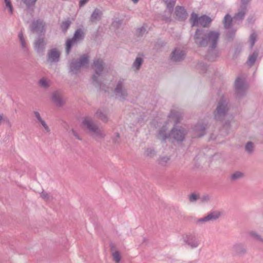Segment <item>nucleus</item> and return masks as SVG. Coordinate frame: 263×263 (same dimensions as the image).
I'll return each instance as SVG.
<instances>
[{"label": "nucleus", "mask_w": 263, "mask_h": 263, "mask_svg": "<svg viewBox=\"0 0 263 263\" xmlns=\"http://www.w3.org/2000/svg\"><path fill=\"white\" fill-rule=\"evenodd\" d=\"M95 116L98 119L101 120L104 123H106L108 121V118L106 112L102 111L101 109H98L96 114Z\"/></svg>", "instance_id": "nucleus-24"}, {"label": "nucleus", "mask_w": 263, "mask_h": 263, "mask_svg": "<svg viewBox=\"0 0 263 263\" xmlns=\"http://www.w3.org/2000/svg\"><path fill=\"white\" fill-rule=\"evenodd\" d=\"M71 133L76 139H78L79 140H82V138L80 137L78 133L73 129H71Z\"/></svg>", "instance_id": "nucleus-50"}, {"label": "nucleus", "mask_w": 263, "mask_h": 263, "mask_svg": "<svg viewBox=\"0 0 263 263\" xmlns=\"http://www.w3.org/2000/svg\"><path fill=\"white\" fill-rule=\"evenodd\" d=\"M233 21V17H232L231 15L227 14L224 17V26L226 29H229L231 27L232 22Z\"/></svg>", "instance_id": "nucleus-30"}, {"label": "nucleus", "mask_w": 263, "mask_h": 263, "mask_svg": "<svg viewBox=\"0 0 263 263\" xmlns=\"http://www.w3.org/2000/svg\"><path fill=\"white\" fill-rule=\"evenodd\" d=\"M194 130L196 133V136L198 138L204 136L205 132V127L202 124H197L194 127Z\"/></svg>", "instance_id": "nucleus-22"}, {"label": "nucleus", "mask_w": 263, "mask_h": 263, "mask_svg": "<svg viewBox=\"0 0 263 263\" xmlns=\"http://www.w3.org/2000/svg\"><path fill=\"white\" fill-rule=\"evenodd\" d=\"M134 3H137L139 0H132Z\"/></svg>", "instance_id": "nucleus-57"}, {"label": "nucleus", "mask_w": 263, "mask_h": 263, "mask_svg": "<svg viewBox=\"0 0 263 263\" xmlns=\"http://www.w3.org/2000/svg\"><path fill=\"white\" fill-rule=\"evenodd\" d=\"M183 240L185 244L189 246L192 249L197 248L200 244V242L198 238L193 234L183 236Z\"/></svg>", "instance_id": "nucleus-13"}, {"label": "nucleus", "mask_w": 263, "mask_h": 263, "mask_svg": "<svg viewBox=\"0 0 263 263\" xmlns=\"http://www.w3.org/2000/svg\"><path fill=\"white\" fill-rule=\"evenodd\" d=\"M101 12L98 9H96L91 14L90 17V21L95 22L101 19Z\"/></svg>", "instance_id": "nucleus-29"}, {"label": "nucleus", "mask_w": 263, "mask_h": 263, "mask_svg": "<svg viewBox=\"0 0 263 263\" xmlns=\"http://www.w3.org/2000/svg\"><path fill=\"white\" fill-rule=\"evenodd\" d=\"M212 21V20L210 17L206 15L198 16V15L194 12L191 13L190 18L192 27L200 25L202 27V28L209 27Z\"/></svg>", "instance_id": "nucleus-7"}, {"label": "nucleus", "mask_w": 263, "mask_h": 263, "mask_svg": "<svg viewBox=\"0 0 263 263\" xmlns=\"http://www.w3.org/2000/svg\"><path fill=\"white\" fill-rule=\"evenodd\" d=\"M76 43V42L74 41V40H73V38L68 39L66 40L65 50H66V53L67 54H69V53L71 50L72 46Z\"/></svg>", "instance_id": "nucleus-32"}, {"label": "nucleus", "mask_w": 263, "mask_h": 263, "mask_svg": "<svg viewBox=\"0 0 263 263\" xmlns=\"http://www.w3.org/2000/svg\"><path fill=\"white\" fill-rule=\"evenodd\" d=\"M189 263H196V261H190Z\"/></svg>", "instance_id": "nucleus-58"}, {"label": "nucleus", "mask_w": 263, "mask_h": 263, "mask_svg": "<svg viewBox=\"0 0 263 263\" xmlns=\"http://www.w3.org/2000/svg\"><path fill=\"white\" fill-rule=\"evenodd\" d=\"M251 1V0H240L241 4L240 6L247 8V6Z\"/></svg>", "instance_id": "nucleus-48"}, {"label": "nucleus", "mask_w": 263, "mask_h": 263, "mask_svg": "<svg viewBox=\"0 0 263 263\" xmlns=\"http://www.w3.org/2000/svg\"><path fill=\"white\" fill-rule=\"evenodd\" d=\"M105 64L101 58L95 59L91 65V68L95 72L92 76V83L96 86L101 87L103 82L101 76L104 71Z\"/></svg>", "instance_id": "nucleus-4"}, {"label": "nucleus", "mask_w": 263, "mask_h": 263, "mask_svg": "<svg viewBox=\"0 0 263 263\" xmlns=\"http://www.w3.org/2000/svg\"><path fill=\"white\" fill-rule=\"evenodd\" d=\"M175 14L179 21H185L188 14L186 9L183 6H177L175 8Z\"/></svg>", "instance_id": "nucleus-19"}, {"label": "nucleus", "mask_w": 263, "mask_h": 263, "mask_svg": "<svg viewBox=\"0 0 263 263\" xmlns=\"http://www.w3.org/2000/svg\"><path fill=\"white\" fill-rule=\"evenodd\" d=\"M4 2L5 3L6 8L9 9V12L10 14H12L13 9L11 0H4Z\"/></svg>", "instance_id": "nucleus-38"}, {"label": "nucleus", "mask_w": 263, "mask_h": 263, "mask_svg": "<svg viewBox=\"0 0 263 263\" xmlns=\"http://www.w3.org/2000/svg\"><path fill=\"white\" fill-rule=\"evenodd\" d=\"M18 39L20 40V41L21 42V47L22 49L24 50V51H26L28 50V48L27 47V45L26 43L25 39L24 37L23 33L22 31H21L18 33Z\"/></svg>", "instance_id": "nucleus-33"}, {"label": "nucleus", "mask_w": 263, "mask_h": 263, "mask_svg": "<svg viewBox=\"0 0 263 263\" xmlns=\"http://www.w3.org/2000/svg\"><path fill=\"white\" fill-rule=\"evenodd\" d=\"M210 199V197L209 196H203V198H202V199L203 200H205V201H208Z\"/></svg>", "instance_id": "nucleus-56"}, {"label": "nucleus", "mask_w": 263, "mask_h": 263, "mask_svg": "<svg viewBox=\"0 0 263 263\" xmlns=\"http://www.w3.org/2000/svg\"><path fill=\"white\" fill-rule=\"evenodd\" d=\"M254 144L252 142L249 141L245 145V151L249 154H252L254 152Z\"/></svg>", "instance_id": "nucleus-36"}, {"label": "nucleus", "mask_w": 263, "mask_h": 263, "mask_svg": "<svg viewBox=\"0 0 263 263\" xmlns=\"http://www.w3.org/2000/svg\"><path fill=\"white\" fill-rule=\"evenodd\" d=\"M33 114L34 115L35 117H36V119L39 122L42 120L40 116V114L38 111H34Z\"/></svg>", "instance_id": "nucleus-53"}, {"label": "nucleus", "mask_w": 263, "mask_h": 263, "mask_svg": "<svg viewBox=\"0 0 263 263\" xmlns=\"http://www.w3.org/2000/svg\"><path fill=\"white\" fill-rule=\"evenodd\" d=\"M23 2L28 7L34 6L37 0H22Z\"/></svg>", "instance_id": "nucleus-41"}, {"label": "nucleus", "mask_w": 263, "mask_h": 263, "mask_svg": "<svg viewBox=\"0 0 263 263\" xmlns=\"http://www.w3.org/2000/svg\"><path fill=\"white\" fill-rule=\"evenodd\" d=\"M250 235L256 239L257 240H259L260 241L263 242V238L261 237V236L258 234L257 233L255 232H251L250 233Z\"/></svg>", "instance_id": "nucleus-42"}, {"label": "nucleus", "mask_w": 263, "mask_h": 263, "mask_svg": "<svg viewBox=\"0 0 263 263\" xmlns=\"http://www.w3.org/2000/svg\"><path fill=\"white\" fill-rule=\"evenodd\" d=\"M71 24V21L70 20L69 18L66 20L65 21H63L60 25V29L62 31V32L65 33Z\"/></svg>", "instance_id": "nucleus-31"}, {"label": "nucleus", "mask_w": 263, "mask_h": 263, "mask_svg": "<svg viewBox=\"0 0 263 263\" xmlns=\"http://www.w3.org/2000/svg\"><path fill=\"white\" fill-rule=\"evenodd\" d=\"M166 131V127L163 126L160 128L157 135V138L160 140L162 142H165L166 140L170 137V134H167Z\"/></svg>", "instance_id": "nucleus-21"}, {"label": "nucleus", "mask_w": 263, "mask_h": 263, "mask_svg": "<svg viewBox=\"0 0 263 263\" xmlns=\"http://www.w3.org/2000/svg\"><path fill=\"white\" fill-rule=\"evenodd\" d=\"M145 155L150 157H152L155 155L156 153L153 148H148L145 151Z\"/></svg>", "instance_id": "nucleus-40"}, {"label": "nucleus", "mask_w": 263, "mask_h": 263, "mask_svg": "<svg viewBox=\"0 0 263 263\" xmlns=\"http://www.w3.org/2000/svg\"><path fill=\"white\" fill-rule=\"evenodd\" d=\"M114 93L118 98L125 100L128 97V93L125 86V79L120 78L118 81L114 89Z\"/></svg>", "instance_id": "nucleus-8"}, {"label": "nucleus", "mask_w": 263, "mask_h": 263, "mask_svg": "<svg viewBox=\"0 0 263 263\" xmlns=\"http://www.w3.org/2000/svg\"><path fill=\"white\" fill-rule=\"evenodd\" d=\"M245 176L243 173L240 171L235 172L230 176V180L232 182L236 181L242 178Z\"/></svg>", "instance_id": "nucleus-27"}, {"label": "nucleus", "mask_w": 263, "mask_h": 263, "mask_svg": "<svg viewBox=\"0 0 263 263\" xmlns=\"http://www.w3.org/2000/svg\"><path fill=\"white\" fill-rule=\"evenodd\" d=\"M229 110L228 102L222 96L218 102L217 107L213 112L214 118L216 121H222Z\"/></svg>", "instance_id": "nucleus-5"}, {"label": "nucleus", "mask_w": 263, "mask_h": 263, "mask_svg": "<svg viewBox=\"0 0 263 263\" xmlns=\"http://www.w3.org/2000/svg\"><path fill=\"white\" fill-rule=\"evenodd\" d=\"M40 196L46 201L49 200L50 197L48 193L44 191L40 193Z\"/></svg>", "instance_id": "nucleus-43"}, {"label": "nucleus", "mask_w": 263, "mask_h": 263, "mask_svg": "<svg viewBox=\"0 0 263 263\" xmlns=\"http://www.w3.org/2000/svg\"><path fill=\"white\" fill-rule=\"evenodd\" d=\"M89 0H80L79 2V6L80 7H83L86 3H88Z\"/></svg>", "instance_id": "nucleus-52"}, {"label": "nucleus", "mask_w": 263, "mask_h": 263, "mask_svg": "<svg viewBox=\"0 0 263 263\" xmlns=\"http://www.w3.org/2000/svg\"><path fill=\"white\" fill-rule=\"evenodd\" d=\"M185 54L186 53L184 50L176 48L172 52L171 59L173 62H179L184 59Z\"/></svg>", "instance_id": "nucleus-16"}, {"label": "nucleus", "mask_w": 263, "mask_h": 263, "mask_svg": "<svg viewBox=\"0 0 263 263\" xmlns=\"http://www.w3.org/2000/svg\"><path fill=\"white\" fill-rule=\"evenodd\" d=\"M45 24L43 21L41 19H37L33 20L29 27L30 31L32 33L36 32L42 34V33H44L45 32Z\"/></svg>", "instance_id": "nucleus-11"}, {"label": "nucleus", "mask_w": 263, "mask_h": 263, "mask_svg": "<svg viewBox=\"0 0 263 263\" xmlns=\"http://www.w3.org/2000/svg\"><path fill=\"white\" fill-rule=\"evenodd\" d=\"M52 101L58 107L63 106L66 103V99L60 90H57L51 93Z\"/></svg>", "instance_id": "nucleus-12"}, {"label": "nucleus", "mask_w": 263, "mask_h": 263, "mask_svg": "<svg viewBox=\"0 0 263 263\" xmlns=\"http://www.w3.org/2000/svg\"><path fill=\"white\" fill-rule=\"evenodd\" d=\"M170 160V158L169 157L162 156L160 157L157 161L158 163L161 166H165Z\"/></svg>", "instance_id": "nucleus-35"}, {"label": "nucleus", "mask_w": 263, "mask_h": 263, "mask_svg": "<svg viewBox=\"0 0 263 263\" xmlns=\"http://www.w3.org/2000/svg\"><path fill=\"white\" fill-rule=\"evenodd\" d=\"M119 140H120V134L119 133H116V137L112 140L113 142L115 143H119Z\"/></svg>", "instance_id": "nucleus-51"}, {"label": "nucleus", "mask_w": 263, "mask_h": 263, "mask_svg": "<svg viewBox=\"0 0 263 263\" xmlns=\"http://www.w3.org/2000/svg\"><path fill=\"white\" fill-rule=\"evenodd\" d=\"M198 196L196 194L193 193L190 195L189 200L191 202H195L198 199Z\"/></svg>", "instance_id": "nucleus-47"}, {"label": "nucleus", "mask_w": 263, "mask_h": 263, "mask_svg": "<svg viewBox=\"0 0 263 263\" xmlns=\"http://www.w3.org/2000/svg\"><path fill=\"white\" fill-rule=\"evenodd\" d=\"M82 124L83 128L87 130L88 133L93 138L103 139L106 136L103 130L100 129L89 117L84 118Z\"/></svg>", "instance_id": "nucleus-3"}, {"label": "nucleus", "mask_w": 263, "mask_h": 263, "mask_svg": "<svg viewBox=\"0 0 263 263\" xmlns=\"http://www.w3.org/2000/svg\"><path fill=\"white\" fill-rule=\"evenodd\" d=\"M168 117L171 121H173L174 126H176L180 123L182 118V114L175 110H172L170 114ZM171 134L172 137L177 141L182 142L184 140L185 137V132L183 129H177L174 127L171 131Z\"/></svg>", "instance_id": "nucleus-2"}, {"label": "nucleus", "mask_w": 263, "mask_h": 263, "mask_svg": "<svg viewBox=\"0 0 263 263\" xmlns=\"http://www.w3.org/2000/svg\"><path fill=\"white\" fill-rule=\"evenodd\" d=\"M89 56L86 54L82 55L78 59H73L69 63V72L77 74L80 72L82 67L89 64Z\"/></svg>", "instance_id": "nucleus-6"}, {"label": "nucleus", "mask_w": 263, "mask_h": 263, "mask_svg": "<svg viewBox=\"0 0 263 263\" xmlns=\"http://www.w3.org/2000/svg\"><path fill=\"white\" fill-rule=\"evenodd\" d=\"M60 52L57 48H53L48 51L47 61L51 63H57L60 61Z\"/></svg>", "instance_id": "nucleus-17"}, {"label": "nucleus", "mask_w": 263, "mask_h": 263, "mask_svg": "<svg viewBox=\"0 0 263 263\" xmlns=\"http://www.w3.org/2000/svg\"><path fill=\"white\" fill-rule=\"evenodd\" d=\"M258 56V52L256 51H254L252 54L249 55L247 62V64L250 67L253 66L254 65Z\"/></svg>", "instance_id": "nucleus-26"}, {"label": "nucleus", "mask_w": 263, "mask_h": 263, "mask_svg": "<svg viewBox=\"0 0 263 263\" xmlns=\"http://www.w3.org/2000/svg\"><path fill=\"white\" fill-rule=\"evenodd\" d=\"M231 251L234 255L242 256L247 253V248L242 243H236L233 245Z\"/></svg>", "instance_id": "nucleus-15"}, {"label": "nucleus", "mask_w": 263, "mask_h": 263, "mask_svg": "<svg viewBox=\"0 0 263 263\" xmlns=\"http://www.w3.org/2000/svg\"><path fill=\"white\" fill-rule=\"evenodd\" d=\"M47 42L43 36H39L34 41L33 47L37 54L42 55L45 50Z\"/></svg>", "instance_id": "nucleus-10"}, {"label": "nucleus", "mask_w": 263, "mask_h": 263, "mask_svg": "<svg viewBox=\"0 0 263 263\" xmlns=\"http://www.w3.org/2000/svg\"><path fill=\"white\" fill-rule=\"evenodd\" d=\"M248 11L247 8L240 6L238 12L233 16V21L239 22L244 19V17Z\"/></svg>", "instance_id": "nucleus-20"}, {"label": "nucleus", "mask_w": 263, "mask_h": 263, "mask_svg": "<svg viewBox=\"0 0 263 263\" xmlns=\"http://www.w3.org/2000/svg\"><path fill=\"white\" fill-rule=\"evenodd\" d=\"M219 37L220 33L218 31L197 28L192 37L197 47L206 48L211 44L212 47H215L217 41L219 40Z\"/></svg>", "instance_id": "nucleus-1"}, {"label": "nucleus", "mask_w": 263, "mask_h": 263, "mask_svg": "<svg viewBox=\"0 0 263 263\" xmlns=\"http://www.w3.org/2000/svg\"><path fill=\"white\" fill-rule=\"evenodd\" d=\"M247 86L245 81L241 78H237L235 82V95L237 98H241L246 94Z\"/></svg>", "instance_id": "nucleus-9"}, {"label": "nucleus", "mask_w": 263, "mask_h": 263, "mask_svg": "<svg viewBox=\"0 0 263 263\" xmlns=\"http://www.w3.org/2000/svg\"><path fill=\"white\" fill-rule=\"evenodd\" d=\"M230 127H231L230 121H226L223 125V128H224L226 130H228L230 129Z\"/></svg>", "instance_id": "nucleus-49"}, {"label": "nucleus", "mask_w": 263, "mask_h": 263, "mask_svg": "<svg viewBox=\"0 0 263 263\" xmlns=\"http://www.w3.org/2000/svg\"><path fill=\"white\" fill-rule=\"evenodd\" d=\"M2 121H3L4 122H6L10 126H11V124L9 119L7 117H4L3 114H0V124H1Z\"/></svg>", "instance_id": "nucleus-45"}, {"label": "nucleus", "mask_w": 263, "mask_h": 263, "mask_svg": "<svg viewBox=\"0 0 263 263\" xmlns=\"http://www.w3.org/2000/svg\"><path fill=\"white\" fill-rule=\"evenodd\" d=\"M221 215L219 211H214L210 213L208 215L203 218H200L197 220V222H205L209 221H214L218 219Z\"/></svg>", "instance_id": "nucleus-18"}, {"label": "nucleus", "mask_w": 263, "mask_h": 263, "mask_svg": "<svg viewBox=\"0 0 263 263\" xmlns=\"http://www.w3.org/2000/svg\"><path fill=\"white\" fill-rule=\"evenodd\" d=\"M247 21L249 23H253L254 22V17L252 16L248 18Z\"/></svg>", "instance_id": "nucleus-55"}, {"label": "nucleus", "mask_w": 263, "mask_h": 263, "mask_svg": "<svg viewBox=\"0 0 263 263\" xmlns=\"http://www.w3.org/2000/svg\"><path fill=\"white\" fill-rule=\"evenodd\" d=\"M137 33L139 36H142L144 32L146 31V29L144 27L139 28L136 30Z\"/></svg>", "instance_id": "nucleus-44"}, {"label": "nucleus", "mask_w": 263, "mask_h": 263, "mask_svg": "<svg viewBox=\"0 0 263 263\" xmlns=\"http://www.w3.org/2000/svg\"><path fill=\"white\" fill-rule=\"evenodd\" d=\"M39 122L41 123L42 125L43 126V127L45 128V130L47 133H50V129L44 120L42 119L40 121H39Z\"/></svg>", "instance_id": "nucleus-46"}, {"label": "nucleus", "mask_w": 263, "mask_h": 263, "mask_svg": "<svg viewBox=\"0 0 263 263\" xmlns=\"http://www.w3.org/2000/svg\"><path fill=\"white\" fill-rule=\"evenodd\" d=\"M166 5L167 9L171 12L173 10L174 7L176 4V0H163Z\"/></svg>", "instance_id": "nucleus-34"}, {"label": "nucleus", "mask_w": 263, "mask_h": 263, "mask_svg": "<svg viewBox=\"0 0 263 263\" xmlns=\"http://www.w3.org/2000/svg\"><path fill=\"white\" fill-rule=\"evenodd\" d=\"M39 84L41 87L44 88H47L49 87V86L48 83L47 82L46 80L44 78L41 79L39 81Z\"/></svg>", "instance_id": "nucleus-39"}, {"label": "nucleus", "mask_w": 263, "mask_h": 263, "mask_svg": "<svg viewBox=\"0 0 263 263\" xmlns=\"http://www.w3.org/2000/svg\"><path fill=\"white\" fill-rule=\"evenodd\" d=\"M110 250L112 252V256L113 260L116 262H119L121 260V255L119 251H115L116 247L114 244L110 245Z\"/></svg>", "instance_id": "nucleus-25"}, {"label": "nucleus", "mask_w": 263, "mask_h": 263, "mask_svg": "<svg viewBox=\"0 0 263 263\" xmlns=\"http://www.w3.org/2000/svg\"><path fill=\"white\" fill-rule=\"evenodd\" d=\"M143 63V60L142 58L137 57L133 63L132 68H134L135 71H138L140 69Z\"/></svg>", "instance_id": "nucleus-28"}, {"label": "nucleus", "mask_w": 263, "mask_h": 263, "mask_svg": "<svg viewBox=\"0 0 263 263\" xmlns=\"http://www.w3.org/2000/svg\"><path fill=\"white\" fill-rule=\"evenodd\" d=\"M240 52H241V49L238 47L236 48L235 49V52L234 53V55L237 57V55H238V54L240 53Z\"/></svg>", "instance_id": "nucleus-54"}, {"label": "nucleus", "mask_w": 263, "mask_h": 263, "mask_svg": "<svg viewBox=\"0 0 263 263\" xmlns=\"http://www.w3.org/2000/svg\"><path fill=\"white\" fill-rule=\"evenodd\" d=\"M257 35L256 33L255 32H253L250 35L249 40H250V42L251 44V45H250L251 48H252L254 46V45L256 41V40H257Z\"/></svg>", "instance_id": "nucleus-37"}, {"label": "nucleus", "mask_w": 263, "mask_h": 263, "mask_svg": "<svg viewBox=\"0 0 263 263\" xmlns=\"http://www.w3.org/2000/svg\"><path fill=\"white\" fill-rule=\"evenodd\" d=\"M85 37V33L83 30L80 28L77 29L73 34V36L72 38L73 40L77 42L80 41H82L84 40Z\"/></svg>", "instance_id": "nucleus-23"}, {"label": "nucleus", "mask_w": 263, "mask_h": 263, "mask_svg": "<svg viewBox=\"0 0 263 263\" xmlns=\"http://www.w3.org/2000/svg\"><path fill=\"white\" fill-rule=\"evenodd\" d=\"M219 41H217L215 47H212V44L208 46L207 53L205 55L206 59L210 61H215L216 59L219 57V53L218 50L216 49L217 47Z\"/></svg>", "instance_id": "nucleus-14"}]
</instances>
